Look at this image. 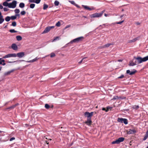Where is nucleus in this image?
Listing matches in <instances>:
<instances>
[{"label": "nucleus", "mask_w": 148, "mask_h": 148, "mask_svg": "<svg viewBox=\"0 0 148 148\" xmlns=\"http://www.w3.org/2000/svg\"><path fill=\"white\" fill-rule=\"evenodd\" d=\"M6 64L5 63V62H3V63H2V65H5Z\"/></svg>", "instance_id": "338daca9"}, {"label": "nucleus", "mask_w": 148, "mask_h": 148, "mask_svg": "<svg viewBox=\"0 0 148 148\" xmlns=\"http://www.w3.org/2000/svg\"><path fill=\"white\" fill-rule=\"evenodd\" d=\"M84 39V37L83 36H81L80 37H78L72 40L69 43H68L66 45L69 43L72 44L73 42L78 43L79 42L82 41Z\"/></svg>", "instance_id": "f03ea898"}, {"label": "nucleus", "mask_w": 148, "mask_h": 148, "mask_svg": "<svg viewBox=\"0 0 148 148\" xmlns=\"http://www.w3.org/2000/svg\"><path fill=\"white\" fill-rule=\"evenodd\" d=\"M5 60H4L2 59L1 58H0V64L2 65L3 62H5Z\"/></svg>", "instance_id": "f704fd0d"}, {"label": "nucleus", "mask_w": 148, "mask_h": 148, "mask_svg": "<svg viewBox=\"0 0 148 148\" xmlns=\"http://www.w3.org/2000/svg\"><path fill=\"white\" fill-rule=\"evenodd\" d=\"M93 112H91L90 113L86 112L84 113V115L85 117L87 118V119H91V117L93 115Z\"/></svg>", "instance_id": "423d86ee"}, {"label": "nucleus", "mask_w": 148, "mask_h": 148, "mask_svg": "<svg viewBox=\"0 0 148 148\" xmlns=\"http://www.w3.org/2000/svg\"><path fill=\"white\" fill-rule=\"evenodd\" d=\"M123 60L122 59H120V60H118V61L120 62H122V61Z\"/></svg>", "instance_id": "0e129e2a"}, {"label": "nucleus", "mask_w": 148, "mask_h": 148, "mask_svg": "<svg viewBox=\"0 0 148 148\" xmlns=\"http://www.w3.org/2000/svg\"><path fill=\"white\" fill-rule=\"evenodd\" d=\"M12 48L14 50H16L18 48L17 45L15 44H12Z\"/></svg>", "instance_id": "2eb2a0df"}, {"label": "nucleus", "mask_w": 148, "mask_h": 148, "mask_svg": "<svg viewBox=\"0 0 148 148\" xmlns=\"http://www.w3.org/2000/svg\"><path fill=\"white\" fill-rule=\"evenodd\" d=\"M9 32L12 33H16L17 32V31L15 30L14 29H11L10 30Z\"/></svg>", "instance_id": "473e14b6"}, {"label": "nucleus", "mask_w": 148, "mask_h": 148, "mask_svg": "<svg viewBox=\"0 0 148 148\" xmlns=\"http://www.w3.org/2000/svg\"><path fill=\"white\" fill-rule=\"evenodd\" d=\"M124 21L123 20L121 21H120L119 22H117L116 23L117 24H121Z\"/></svg>", "instance_id": "8fccbe9b"}, {"label": "nucleus", "mask_w": 148, "mask_h": 148, "mask_svg": "<svg viewBox=\"0 0 148 148\" xmlns=\"http://www.w3.org/2000/svg\"><path fill=\"white\" fill-rule=\"evenodd\" d=\"M11 19L12 20H15L16 19V17L15 15L14 16H11Z\"/></svg>", "instance_id": "c85d7f7f"}, {"label": "nucleus", "mask_w": 148, "mask_h": 148, "mask_svg": "<svg viewBox=\"0 0 148 148\" xmlns=\"http://www.w3.org/2000/svg\"><path fill=\"white\" fill-rule=\"evenodd\" d=\"M45 107L47 109H48L49 107V106L47 104H46L45 105Z\"/></svg>", "instance_id": "ea45409f"}, {"label": "nucleus", "mask_w": 148, "mask_h": 148, "mask_svg": "<svg viewBox=\"0 0 148 148\" xmlns=\"http://www.w3.org/2000/svg\"><path fill=\"white\" fill-rule=\"evenodd\" d=\"M3 7L2 5L0 4V9H2L3 8Z\"/></svg>", "instance_id": "bf43d9fd"}, {"label": "nucleus", "mask_w": 148, "mask_h": 148, "mask_svg": "<svg viewBox=\"0 0 148 148\" xmlns=\"http://www.w3.org/2000/svg\"><path fill=\"white\" fill-rule=\"evenodd\" d=\"M132 108L134 109L137 110L139 108V106L138 105H134L132 106Z\"/></svg>", "instance_id": "7c9ffc66"}, {"label": "nucleus", "mask_w": 148, "mask_h": 148, "mask_svg": "<svg viewBox=\"0 0 148 148\" xmlns=\"http://www.w3.org/2000/svg\"><path fill=\"white\" fill-rule=\"evenodd\" d=\"M38 58H37V57L35 58L32 60H29V61H27V62H35L36 61Z\"/></svg>", "instance_id": "6ab92c4d"}, {"label": "nucleus", "mask_w": 148, "mask_h": 148, "mask_svg": "<svg viewBox=\"0 0 148 148\" xmlns=\"http://www.w3.org/2000/svg\"><path fill=\"white\" fill-rule=\"evenodd\" d=\"M112 45V44L111 43H108V44H106L105 45H104L103 46L100 47L99 48H104L105 47H109L110 46V45Z\"/></svg>", "instance_id": "ddd939ff"}, {"label": "nucleus", "mask_w": 148, "mask_h": 148, "mask_svg": "<svg viewBox=\"0 0 148 148\" xmlns=\"http://www.w3.org/2000/svg\"><path fill=\"white\" fill-rule=\"evenodd\" d=\"M20 14L22 15H24L26 14V12L25 11L23 10L21 12Z\"/></svg>", "instance_id": "58836bf2"}, {"label": "nucleus", "mask_w": 148, "mask_h": 148, "mask_svg": "<svg viewBox=\"0 0 148 148\" xmlns=\"http://www.w3.org/2000/svg\"><path fill=\"white\" fill-rule=\"evenodd\" d=\"M86 58V57L84 58L83 59H82L80 61H79V64H81L83 62V60H84Z\"/></svg>", "instance_id": "de8ad7c7"}, {"label": "nucleus", "mask_w": 148, "mask_h": 148, "mask_svg": "<svg viewBox=\"0 0 148 148\" xmlns=\"http://www.w3.org/2000/svg\"><path fill=\"white\" fill-rule=\"evenodd\" d=\"M15 139V138L14 137H12L11 138L10 140V141H12V140H14Z\"/></svg>", "instance_id": "6e6d98bb"}, {"label": "nucleus", "mask_w": 148, "mask_h": 148, "mask_svg": "<svg viewBox=\"0 0 148 148\" xmlns=\"http://www.w3.org/2000/svg\"><path fill=\"white\" fill-rule=\"evenodd\" d=\"M17 4V1H13L11 3H9V8H14L16 6Z\"/></svg>", "instance_id": "39448f33"}, {"label": "nucleus", "mask_w": 148, "mask_h": 148, "mask_svg": "<svg viewBox=\"0 0 148 148\" xmlns=\"http://www.w3.org/2000/svg\"><path fill=\"white\" fill-rule=\"evenodd\" d=\"M50 28V29H51L52 28H53L54 27V26H49Z\"/></svg>", "instance_id": "680f3d73"}, {"label": "nucleus", "mask_w": 148, "mask_h": 148, "mask_svg": "<svg viewBox=\"0 0 148 148\" xmlns=\"http://www.w3.org/2000/svg\"><path fill=\"white\" fill-rule=\"evenodd\" d=\"M91 123V119H87V121L85 122V123L88 125H90Z\"/></svg>", "instance_id": "4468645a"}, {"label": "nucleus", "mask_w": 148, "mask_h": 148, "mask_svg": "<svg viewBox=\"0 0 148 148\" xmlns=\"http://www.w3.org/2000/svg\"><path fill=\"white\" fill-rule=\"evenodd\" d=\"M16 40L18 41H20L22 39V37L20 36H17L16 37Z\"/></svg>", "instance_id": "a211bd4d"}, {"label": "nucleus", "mask_w": 148, "mask_h": 148, "mask_svg": "<svg viewBox=\"0 0 148 148\" xmlns=\"http://www.w3.org/2000/svg\"><path fill=\"white\" fill-rule=\"evenodd\" d=\"M14 71V69H12L10 71H9L7 72H5L4 73V75L5 76H7L9 75L11 73L13 72Z\"/></svg>", "instance_id": "9d476101"}, {"label": "nucleus", "mask_w": 148, "mask_h": 148, "mask_svg": "<svg viewBox=\"0 0 148 148\" xmlns=\"http://www.w3.org/2000/svg\"><path fill=\"white\" fill-rule=\"evenodd\" d=\"M25 6V4L22 2L20 3L19 5V7L21 8H23Z\"/></svg>", "instance_id": "aec40b11"}, {"label": "nucleus", "mask_w": 148, "mask_h": 148, "mask_svg": "<svg viewBox=\"0 0 148 148\" xmlns=\"http://www.w3.org/2000/svg\"><path fill=\"white\" fill-rule=\"evenodd\" d=\"M125 139L123 137H121L119 138L118 139H116V140L113 141L112 143V144H119L121 142H123Z\"/></svg>", "instance_id": "20e7f679"}, {"label": "nucleus", "mask_w": 148, "mask_h": 148, "mask_svg": "<svg viewBox=\"0 0 148 148\" xmlns=\"http://www.w3.org/2000/svg\"><path fill=\"white\" fill-rule=\"evenodd\" d=\"M112 108V107L109 106L107 107L106 110V112H108L109 109H110V110H111Z\"/></svg>", "instance_id": "72a5a7b5"}, {"label": "nucleus", "mask_w": 148, "mask_h": 148, "mask_svg": "<svg viewBox=\"0 0 148 148\" xmlns=\"http://www.w3.org/2000/svg\"><path fill=\"white\" fill-rule=\"evenodd\" d=\"M71 25H67V26H66L65 27V29H66V28H67L69 27H71Z\"/></svg>", "instance_id": "5fc2aeb1"}, {"label": "nucleus", "mask_w": 148, "mask_h": 148, "mask_svg": "<svg viewBox=\"0 0 148 148\" xmlns=\"http://www.w3.org/2000/svg\"><path fill=\"white\" fill-rule=\"evenodd\" d=\"M54 4L56 6H58L59 4V2L58 1L56 0L55 1Z\"/></svg>", "instance_id": "bb28decb"}, {"label": "nucleus", "mask_w": 148, "mask_h": 148, "mask_svg": "<svg viewBox=\"0 0 148 148\" xmlns=\"http://www.w3.org/2000/svg\"><path fill=\"white\" fill-rule=\"evenodd\" d=\"M48 7V5L45 3H44L43 5V9L44 10H46Z\"/></svg>", "instance_id": "b1692460"}, {"label": "nucleus", "mask_w": 148, "mask_h": 148, "mask_svg": "<svg viewBox=\"0 0 148 148\" xmlns=\"http://www.w3.org/2000/svg\"><path fill=\"white\" fill-rule=\"evenodd\" d=\"M124 76L123 75H122L121 76L118 77V78H123L124 77Z\"/></svg>", "instance_id": "3c124183"}, {"label": "nucleus", "mask_w": 148, "mask_h": 148, "mask_svg": "<svg viewBox=\"0 0 148 148\" xmlns=\"http://www.w3.org/2000/svg\"><path fill=\"white\" fill-rule=\"evenodd\" d=\"M139 37H136V38H135L133 39L132 40H130L128 42L129 43H131V42H135L137 40H139Z\"/></svg>", "instance_id": "9b49d317"}, {"label": "nucleus", "mask_w": 148, "mask_h": 148, "mask_svg": "<svg viewBox=\"0 0 148 148\" xmlns=\"http://www.w3.org/2000/svg\"><path fill=\"white\" fill-rule=\"evenodd\" d=\"M60 25V21H58L56 24V26L59 27Z\"/></svg>", "instance_id": "4c0bfd02"}, {"label": "nucleus", "mask_w": 148, "mask_h": 148, "mask_svg": "<svg viewBox=\"0 0 148 148\" xmlns=\"http://www.w3.org/2000/svg\"><path fill=\"white\" fill-rule=\"evenodd\" d=\"M16 25V23L15 21H14L12 23V24L10 25L11 26H12L14 27H15Z\"/></svg>", "instance_id": "2f4dec72"}, {"label": "nucleus", "mask_w": 148, "mask_h": 148, "mask_svg": "<svg viewBox=\"0 0 148 148\" xmlns=\"http://www.w3.org/2000/svg\"><path fill=\"white\" fill-rule=\"evenodd\" d=\"M11 19V17L9 16H7L5 18V21L7 22H8L10 21Z\"/></svg>", "instance_id": "412c9836"}, {"label": "nucleus", "mask_w": 148, "mask_h": 148, "mask_svg": "<svg viewBox=\"0 0 148 148\" xmlns=\"http://www.w3.org/2000/svg\"><path fill=\"white\" fill-rule=\"evenodd\" d=\"M3 16L2 15L1 13L0 12V17H3Z\"/></svg>", "instance_id": "69168bd1"}, {"label": "nucleus", "mask_w": 148, "mask_h": 148, "mask_svg": "<svg viewBox=\"0 0 148 148\" xmlns=\"http://www.w3.org/2000/svg\"><path fill=\"white\" fill-rule=\"evenodd\" d=\"M126 97L124 96H120L119 97V99H125Z\"/></svg>", "instance_id": "c03bdc74"}, {"label": "nucleus", "mask_w": 148, "mask_h": 148, "mask_svg": "<svg viewBox=\"0 0 148 148\" xmlns=\"http://www.w3.org/2000/svg\"><path fill=\"white\" fill-rule=\"evenodd\" d=\"M69 1L72 4L74 5H75V3L74 1Z\"/></svg>", "instance_id": "37998d69"}, {"label": "nucleus", "mask_w": 148, "mask_h": 148, "mask_svg": "<svg viewBox=\"0 0 148 148\" xmlns=\"http://www.w3.org/2000/svg\"><path fill=\"white\" fill-rule=\"evenodd\" d=\"M59 37H58V36H57L56 37L54 38V39H53V41H56V40H57L58 39H59Z\"/></svg>", "instance_id": "09e8293b"}, {"label": "nucleus", "mask_w": 148, "mask_h": 148, "mask_svg": "<svg viewBox=\"0 0 148 148\" xmlns=\"http://www.w3.org/2000/svg\"><path fill=\"white\" fill-rule=\"evenodd\" d=\"M15 13L16 14H18L20 12V10L18 9H16L14 10Z\"/></svg>", "instance_id": "393cba45"}, {"label": "nucleus", "mask_w": 148, "mask_h": 148, "mask_svg": "<svg viewBox=\"0 0 148 148\" xmlns=\"http://www.w3.org/2000/svg\"><path fill=\"white\" fill-rule=\"evenodd\" d=\"M82 6L84 7V8H85L86 10H89L90 11L92 10V9L87 6L82 5Z\"/></svg>", "instance_id": "f3484780"}, {"label": "nucleus", "mask_w": 148, "mask_h": 148, "mask_svg": "<svg viewBox=\"0 0 148 148\" xmlns=\"http://www.w3.org/2000/svg\"><path fill=\"white\" fill-rule=\"evenodd\" d=\"M4 21V19L3 17H0V24H2Z\"/></svg>", "instance_id": "5701e85b"}, {"label": "nucleus", "mask_w": 148, "mask_h": 148, "mask_svg": "<svg viewBox=\"0 0 148 148\" xmlns=\"http://www.w3.org/2000/svg\"><path fill=\"white\" fill-rule=\"evenodd\" d=\"M16 17H18V18L20 17V14H15Z\"/></svg>", "instance_id": "13d9d810"}, {"label": "nucleus", "mask_w": 148, "mask_h": 148, "mask_svg": "<svg viewBox=\"0 0 148 148\" xmlns=\"http://www.w3.org/2000/svg\"><path fill=\"white\" fill-rule=\"evenodd\" d=\"M16 106V105H14L8 108L7 109H12L14 108Z\"/></svg>", "instance_id": "c756f323"}, {"label": "nucleus", "mask_w": 148, "mask_h": 148, "mask_svg": "<svg viewBox=\"0 0 148 148\" xmlns=\"http://www.w3.org/2000/svg\"><path fill=\"white\" fill-rule=\"evenodd\" d=\"M16 57V53L8 54L3 57V58H5L10 57Z\"/></svg>", "instance_id": "0eeeda50"}, {"label": "nucleus", "mask_w": 148, "mask_h": 148, "mask_svg": "<svg viewBox=\"0 0 148 148\" xmlns=\"http://www.w3.org/2000/svg\"><path fill=\"white\" fill-rule=\"evenodd\" d=\"M105 10H103L100 13H96L92 14L91 16V18L99 17H101L103 13L105 12Z\"/></svg>", "instance_id": "7ed1b4c3"}, {"label": "nucleus", "mask_w": 148, "mask_h": 148, "mask_svg": "<svg viewBox=\"0 0 148 148\" xmlns=\"http://www.w3.org/2000/svg\"><path fill=\"white\" fill-rule=\"evenodd\" d=\"M55 54L53 53H51L50 54V57L51 58H53L55 56Z\"/></svg>", "instance_id": "a19ab883"}, {"label": "nucleus", "mask_w": 148, "mask_h": 148, "mask_svg": "<svg viewBox=\"0 0 148 148\" xmlns=\"http://www.w3.org/2000/svg\"><path fill=\"white\" fill-rule=\"evenodd\" d=\"M123 118H118L117 121L118 122L123 123Z\"/></svg>", "instance_id": "4be33fe9"}, {"label": "nucleus", "mask_w": 148, "mask_h": 148, "mask_svg": "<svg viewBox=\"0 0 148 148\" xmlns=\"http://www.w3.org/2000/svg\"><path fill=\"white\" fill-rule=\"evenodd\" d=\"M40 1L41 0H35V3L38 4L40 3Z\"/></svg>", "instance_id": "a18cd8bd"}, {"label": "nucleus", "mask_w": 148, "mask_h": 148, "mask_svg": "<svg viewBox=\"0 0 148 148\" xmlns=\"http://www.w3.org/2000/svg\"><path fill=\"white\" fill-rule=\"evenodd\" d=\"M102 110H104V111H106V109L105 108H102Z\"/></svg>", "instance_id": "e2e57ef3"}, {"label": "nucleus", "mask_w": 148, "mask_h": 148, "mask_svg": "<svg viewBox=\"0 0 148 148\" xmlns=\"http://www.w3.org/2000/svg\"><path fill=\"white\" fill-rule=\"evenodd\" d=\"M136 132V130L134 129H130V130L128 132V134H134Z\"/></svg>", "instance_id": "f8f14e48"}, {"label": "nucleus", "mask_w": 148, "mask_h": 148, "mask_svg": "<svg viewBox=\"0 0 148 148\" xmlns=\"http://www.w3.org/2000/svg\"><path fill=\"white\" fill-rule=\"evenodd\" d=\"M134 71H132L131 72H130V75H132L133 74H134L136 72V70H134Z\"/></svg>", "instance_id": "e433bc0d"}, {"label": "nucleus", "mask_w": 148, "mask_h": 148, "mask_svg": "<svg viewBox=\"0 0 148 148\" xmlns=\"http://www.w3.org/2000/svg\"><path fill=\"white\" fill-rule=\"evenodd\" d=\"M148 60V56L143 58L138 56L137 57H134L132 61H131L129 64L130 66H134L136 65L140 64L143 62H145Z\"/></svg>", "instance_id": "f257e3e1"}, {"label": "nucleus", "mask_w": 148, "mask_h": 148, "mask_svg": "<svg viewBox=\"0 0 148 148\" xmlns=\"http://www.w3.org/2000/svg\"><path fill=\"white\" fill-rule=\"evenodd\" d=\"M123 122L125 125L127 124L128 123L127 119H124Z\"/></svg>", "instance_id": "cd10ccee"}, {"label": "nucleus", "mask_w": 148, "mask_h": 148, "mask_svg": "<svg viewBox=\"0 0 148 148\" xmlns=\"http://www.w3.org/2000/svg\"><path fill=\"white\" fill-rule=\"evenodd\" d=\"M126 73L127 74H130V70H127Z\"/></svg>", "instance_id": "4d7b16f0"}, {"label": "nucleus", "mask_w": 148, "mask_h": 148, "mask_svg": "<svg viewBox=\"0 0 148 148\" xmlns=\"http://www.w3.org/2000/svg\"><path fill=\"white\" fill-rule=\"evenodd\" d=\"M35 5V4L34 3H31L29 7L33 9L34 8Z\"/></svg>", "instance_id": "a878e982"}, {"label": "nucleus", "mask_w": 148, "mask_h": 148, "mask_svg": "<svg viewBox=\"0 0 148 148\" xmlns=\"http://www.w3.org/2000/svg\"><path fill=\"white\" fill-rule=\"evenodd\" d=\"M135 23L136 25H139L140 24V23L138 22H136Z\"/></svg>", "instance_id": "052dcab7"}, {"label": "nucleus", "mask_w": 148, "mask_h": 148, "mask_svg": "<svg viewBox=\"0 0 148 148\" xmlns=\"http://www.w3.org/2000/svg\"><path fill=\"white\" fill-rule=\"evenodd\" d=\"M16 56L19 58L23 57L25 55L24 53L23 52H19L16 54Z\"/></svg>", "instance_id": "6e6552de"}, {"label": "nucleus", "mask_w": 148, "mask_h": 148, "mask_svg": "<svg viewBox=\"0 0 148 148\" xmlns=\"http://www.w3.org/2000/svg\"><path fill=\"white\" fill-rule=\"evenodd\" d=\"M35 0H29V3H35Z\"/></svg>", "instance_id": "603ef678"}, {"label": "nucleus", "mask_w": 148, "mask_h": 148, "mask_svg": "<svg viewBox=\"0 0 148 148\" xmlns=\"http://www.w3.org/2000/svg\"><path fill=\"white\" fill-rule=\"evenodd\" d=\"M117 99H119V97L118 96H114L112 99V100H115Z\"/></svg>", "instance_id": "79ce46f5"}, {"label": "nucleus", "mask_w": 148, "mask_h": 148, "mask_svg": "<svg viewBox=\"0 0 148 148\" xmlns=\"http://www.w3.org/2000/svg\"><path fill=\"white\" fill-rule=\"evenodd\" d=\"M104 16H105L107 17V16H108V14H107L105 13L104 14Z\"/></svg>", "instance_id": "774afa93"}, {"label": "nucleus", "mask_w": 148, "mask_h": 148, "mask_svg": "<svg viewBox=\"0 0 148 148\" xmlns=\"http://www.w3.org/2000/svg\"><path fill=\"white\" fill-rule=\"evenodd\" d=\"M148 137V136H147V135H146L145 134V136H144L143 139V140H145Z\"/></svg>", "instance_id": "49530a36"}, {"label": "nucleus", "mask_w": 148, "mask_h": 148, "mask_svg": "<svg viewBox=\"0 0 148 148\" xmlns=\"http://www.w3.org/2000/svg\"><path fill=\"white\" fill-rule=\"evenodd\" d=\"M108 25H106V24H103L102 25H100L99 27V28H100V29H102V28H103V27H102L101 28H100V27H101L103 25H104V26H108Z\"/></svg>", "instance_id": "c9c22d12"}, {"label": "nucleus", "mask_w": 148, "mask_h": 148, "mask_svg": "<svg viewBox=\"0 0 148 148\" xmlns=\"http://www.w3.org/2000/svg\"><path fill=\"white\" fill-rule=\"evenodd\" d=\"M8 10V9L6 8H3V10L4 11H7Z\"/></svg>", "instance_id": "864d4df0"}, {"label": "nucleus", "mask_w": 148, "mask_h": 148, "mask_svg": "<svg viewBox=\"0 0 148 148\" xmlns=\"http://www.w3.org/2000/svg\"><path fill=\"white\" fill-rule=\"evenodd\" d=\"M25 61L23 60H16L14 61H8L7 62L8 63H13L16 62H21L24 61Z\"/></svg>", "instance_id": "dca6fc26"}, {"label": "nucleus", "mask_w": 148, "mask_h": 148, "mask_svg": "<svg viewBox=\"0 0 148 148\" xmlns=\"http://www.w3.org/2000/svg\"><path fill=\"white\" fill-rule=\"evenodd\" d=\"M50 30L51 29L49 26H48L45 28L43 32H42V33L44 34L47 33L49 32Z\"/></svg>", "instance_id": "1a4fd4ad"}]
</instances>
